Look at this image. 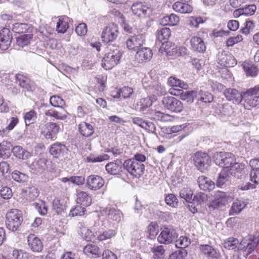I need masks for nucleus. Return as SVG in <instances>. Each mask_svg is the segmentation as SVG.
I'll list each match as a JSON object with an SVG mask.
<instances>
[{"mask_svg": "<svg viewBox=\"0 0 259 259\" xmlns=\"http://www.w3.org/2000/svg\"><path fill=\"white\" fill-rule=\"evenodd\" d=\"M109 52L105 54L101 65L106 70H110L119 63L122 52L117 47L109 46Z\"/></svg>", "mask_w": 259, "mask_h": 259, "instance_id": "1", "label": "nucleus"}, {"mask_svg": "<svg viewBox=\"0 0 259 259\" xmlns=\"http://www.w3.org/2000/svg\"><path fill=\"white\" fill-rule=\"evenodd\" d=\"M110 156L107 154H104L102 155L95 156L94 155H91L87 157V161L88 162H101L104 160H108Z\"/></svg>", "mask_w": 259, "mask_h": 259, "instance_id": "54", "label": "nucleus"}, {"mask_svg": "<svg viewBox=\"0 0 259 259\" xmlns=\"http://www.w3.org/2000/svg\"><path fill=\"white\" fill-rule=\"evenodd\" d=\"M40 133L47 139L55 140L59 132L60 125L57 123L49 122L42 125H39Z\"/></svg>", "mask_w": 259, "mask_h": 259, "instance_id": "7", "label": "nucleus"}, {"mask_svg": "<svg viewBox=\"0 0 259 259\" xmlns=\"http://www.w3.org/2000/svg\"><path fill=\"white\" fill-rule=\"evenodd\" d=\"M180 196L184 199L187 202L190 201L192 199L193 192L189 188H184L180 191Z\"/></svg>", "mask_w": 259, "mask_h": 259, "instance_id": "61", "label": "nucleus"}, {"mask_svg": "<svg viewBox=\"0 0 259 259\" xmlns=\"http://www.w3.org/2000/svg\"><path fill=\"white\" fill-rule=\"evenodd\" d=\"M173 10L182 14L190 13L192 11V7L187 3L178 1L172 5Z\"/></svg>", "mask_w": 259, "mask_h": 259, "instance_id": "34", "label": "nucleus"}, {"mask_svg": "<svg viewBox=\"0 0 259 259\" xmlns=\"http://www.w3.org/2000/svg\"><path fill=\"white\" fill-rule=\"evenodd\" d=\"M78 131L84 137H89L94 133V127L89 123L82 122L78 125Z\"/></svg>", "mask_w": 259, "mask_h": 259, "instance_id": "35", "label": "nucleus"}, {"mask_svg": "<svg viewBox=\"0 0 259 259\" xmlns=\"http://www.w3.org/2000/svg\"><path fill=\"white\" fill-rule=\"evenodd\" d=\"M170 36V30L169 28L164 27L157 31V39L162 43L163 46L166 42Z\"/></svg>", "mask_w": 259, "mask_h": 259, "instance_id": "42", "label": "nucleus"}, {"mask_svg": "<svg viewBox=\"0 0 259 259\" xmlns=\"http://www.w3.org/2000/svg\"><path fill=\"white\" fill-rule=\"evenodd\" d=\"M48 162L49 161L46 158H39L30 164L29 167L33 173L41 174L47 169Z\"/></svg>", "mask_w": 259, "mask_h": 259, "instance_id": "17", "label": "nucleus"}, {"mask_svg": "<svg viewBox=\"0 0 259 259\" xmlns=\"http://www.w3.org/2000/svg\"><path fill=\"white\" fill-rule=\"evenodd\" d=\"M248 204V199L240 198L236 200L231 206L229 211L230 215H235L239 213Z\"/></svg>", "mask_w": 259, "mask_h": 259, "instance_id": "24", "label": "nucleus"}, {"mask_svg": "<svg viewBox=\"0 0 259 259\" xmlns=\"http://www.w3.org/2000/svg\"><path fill=\"white\" fill-rule=\"evenodd\" d=\"M25 193L26 194L27 199L30 201L34 200L38 196L39 194L38 189L34 186L28 187L25 190Z\"/></svg>", "mask_w": 259, "mask_h": 259, "instance_id": "52", "label": "nucleus"}, {"mask_svg": "<svg viewBox=\"0 0 259 259\" xmlns=\"http://www.w3.org/2000/svg\"><path fill=\"white\" fill-rule=\"evenodd\" d=\"M153 100L149 98H142L139 102H138L135 107L136 109L142 113H144L146 109L152 105Z\"/></svg>", "mask_w": 259, "mask_h": 259, "instance_id": "41", "label": "nucleus"}, {"mask_svg": "<svg viewBox=\"0 0 259 259\" xmlns=\"http://www.w3.org/2000/svg\"><path fill=\"white\" fill-rule=\"evenodd\" d=\"M50 102L53 106L55 107H61L65 104L64 101L58 96L51 97Z\"/></svg>", "mask_w": 259, "mask_h": 259, "instance_id": "64", "label": "nucleus"}, {"mask_svg": "<svg viewBox=\"0 0 259 259\" xmlns=\"http://www.w3.org/2000/svg\"><path fill=\"white\" fill-rule=\"evenodd\" d=\"M14 155L20 159L25 160L31 156V153L20 146H16L12 149Z\"/></svg>", "mask_w": 259, "mask_h": 259, "instance_id": "39", "label": "nucleus"}, {"mask_svg": "<svg viewBox=\"0 0 259 259\" xmlns=\"http://www.w3.org/2000/svg\"><path fill=\"white\" fill-rule=\"evenodd\" d=\"M242 100H244L245 108L249 109L259 105V97L252 95L247 92L242 93Z\"/></svg>", "mask_w": 259, "mask_h": 259, "instance_id": "23", "label": "nucleus"}, {"mask_svg": "<svg viewBox=\"0 0 259 259\" xmlns=\"http://www.w3.org/2000/svg\"><path fill=\"white\" fill-rule=\"evenodd\" d=\"M76 202L83 207L90 206L92 204V198L89 194L84 191H77Z\"/></svg>", "mask_w": 259, "mask_h": 259, "instance_id": "27", "label": "nucleus"}, {"mask_svg": "<svg viewBox=\"0 0 259 259\" xmlns=\"http://www.w3.org/2000/svg\"><path fill=\"white\" fill-rule=\"evenodd\" d=\"M241 66L248 77H255L258 72V68L256 65L249 61H244L242 63Z\"/></svg>", "mask_w": 259, "mask_h": 259, "instance_id": "30", "label": "nucleus"}, {"mask_svg": "<svg viewBox=\"0 0 259 259\" xmlns=\"http://www.w3.org/2000/svg\"><path fill=\"white\" fill-rule=\"evenodd\" d=\"M123 164L121 159H117L114 162L108 163L105 168L107 172L112 175H117L122 172Z\"/></svg>", "mask_w": 259, "mask_h": 259, "instance_id": "21", "label": "nucleus"}, {"mask_svg": "<svg viewBox=\"0 0 259 259\" xmlns=\"http://www.w3.org/2000/svg\"><path fill=\"white\" fill-rule=\"evenodd\" d=\"M32 38V35L24 34L17 37L16 44L18 46L23 48L30 43Z\"/></svg>", "mask_w": 259, "mask_h": 259, "instance_id": "48", "label": "nucleus"}, {"mask_svg": "<svg viewBox=\"0 0 259 259\" xmlns=\"http://www.w3.org/2000/svg\"><path fill=\"white\" fill-rule=\"evenodd\" d=\"M67 149L66 146L59 142L52 145L50 148L49 152L54 158H59L63 157L66 153Z\"/></svg>", "mask_w": 259, "mask_h": 259, "instance_id": "20", "label": "nucleus"}, {"mask_svg": "<svg viewBox=\"0 0 259 259\" xmlns=\"http://www.w3.org/2000/svg\"><path fill=\"white\" fill-rule=\"evenodd\" d=\"M145 41V36L143 34H138L129 36L126 41V47L130 50L136 51L140 49Z\"/></svg>", "mask_w": 259, "mask_h": 259, "instance_id": "11", "label": "nucleus"}, {"mask_svg": "<svg viewBox=\"0 0 259 259\" xmlns=\"http://www.w3.org/2000/svg\"><path fill=\"white\" fill-rule=\"evenodd\" d=\"M83 252L87 256L95 258L99 257L101 253L98 246L90 243L84 247Z\"/></svg>", "mask_w": 259, "mask_h": 259, "instance_id": "32", "label": "nucleus"}, {"mask_svg": "<svg viewBox=\"0 0 259 259\" xmlns=\"http://www.w3.org/2000/svg\"><path fill=\"white\" fill-rule=\"evenodd\" d=\"M45 115L49 117H52L58 120H65L67 118L65 114H63L55 110L49 109L45 111Z\"/></svg>", "mask_w": 259, "mask_h": 259, "instance_id": "57", "label": "nucleus"}, {"mask_svg": "<svg viewBox=\"0 0 259 259\" xmlns=\"http://www.w3.org/2000/svg\"><path fill=\"white\" fill-rule=\"evenodd\" d=\"M218 63L222 66L231 67L237 64L235 58L230 54L225 51L219 52L218 55Z\"/></svg>", "mask_w": 259, "mask_h": 259, "instance_id": "13", "label": "nucleus"}, {"mask_svg": "<svg viewBox=\"0 0 259 259\" xmlns=\"http://www.w3.org/2000/svg\"><path fill=\"white\" fill-rule=\"evenodd\" d=\"M11 144L7 141L0 143V157L3 159L8 158L11 154Z\"/></svg>", "mask_w": 259, "mask_h": 259, "instance_id": "40", "label": "nucleus"}, {"mask_svg": "<svg viewBox=\"0 0 259 259\" xmlns=\"http://www.w3.org/2000/svg\"><path fill=\"white\" fill-rule=\"evenodd\" d=\"M177 90L179 95H180L181 99L186 101L187 102L191 103L194 101V98L196 96V94L194 91H183V90L175 89Z\"/></svg>", "mask_w": 259, "mask_h": 259, "instance_id": "44", "label": "nucleus"}, {"mask_svg": "<svg viewBox=\"0 0 259 259\" xmlns=\"http://www.w3.org/2000/svg\"><path fill=\"white\" fill-rule=\"evenodd\" d=\"M16 80L22 88L27 91L32 90V82L30 79L26 76L21 74H18L16 75Z\"/></svg>", "mask_w": 259, "mask_h": 259, "instance_id": "38", "label": "nucleus"}, {"mask_svg": "<svg viewBox=\"0 0 259 259\" xmlns=\"http://www.w3.org/2000/svg\"><path fill=\"white\" fill-rule=\"evenodd\" d=\"M152 57V50L149 48L143 47L137 50L135 59L138 62L142 63L150 60Z\"/></svg>", "mask_w": 259, "mask_h": 259, "instance_id": "19", "label": "nucleus"}, {"mask_svg": "<svg viewBox=\"0 0 259 259\" xmlns=\"http://www.w3.org/2000/svg\"><path fill=\"white\" fill-rule=\"evenodd\" d=\"M143 128L148 133L154 134L157 138L158 137V135L156 133V127L154 123L151 121L146 120Z\"/></svg>", "mask_w": 259, "mask_h": 259, "instance_id": "60", "label": "nucleus"}, {"mask_svg": "<svg viewBox=\"0 0 259 259\" xmlns=\"http://www.w3.org/2000/svg\"><path fill=\"white\" fill-rule=\"evenodd\" d=\"M224 94L227 100L232 102L235 104H239L242 100V93H239L234 89H226Z\"/></svg>", "mask_w": 259, "mask_h": 259, "instance_id": "22", "label": "nucleus"}, {"mask_svg": "<svg viewBox=\"0 0 259 259\" xmlns=\"http://www.w3.org/2000/svg\"><path fill=\"white\" fill-rule=\"evenodd\" d=\"M77 232L80 237L88 241H91L93 238V234L90 229L87 228L83 223L79 222L77 225Z\"/></svg>", "mask_w": 259, "mask_h": 259, "instance_id": "31", "label": "nucleus"}, {"mask_svg": "<svg viewBox=\"0 0 259 259\" xmlns=\"http://www.w3.org/2000/svg\"><path fill=\"white\" fill-rule=\"evenodd\" d=\"M70 21V19L66 16L61 17L57 23L56 31L61 33L66 32L69 27Z\"/></svg>", "mask_w": 259, "mask_h": 259, "instance_id": "33", "label": "nucleus"}, {"mask_svg": "<svg viewBox=\"0 0 259 259\" xmlns=\"http://www.w3.org/2000/svg\"><path fill=\"white\" fill-rule=\"evenodd\" d=\"M162 104L165 108L177 113L181 112L184 108L181 101L171 96L163 97Z\"/></svg>", "mask_w": 259, "mask_h": 259, "instance_id": "10", "label": "nucleus"}, {"mask_svg": "<svg viewBox=\"0 0 259 259\" xmlns=\"http://www.w3.org/2000/svg\"><path fill=\"white\" fill-rule=\"evenodd\" d=\"M215 163L224 168H229L235 161L234 155L229 152H220L214 154Z\"/></svg>", "mask_w": 259, "mask_h": 259, "instance_id": "6", "label": "nucleus"}, {"mask_svg": "<svg viewBox=\"0 0 259 259\" xmlns=\"http://www.w3.org/2000/svg\"><path fill=\"white\" fill-rule=\"evenodd\" d=\"M193 161L198 170L204 172L211 164L210 156L205 152H197L193 156Z\"/></svg>", "mask_w": 259, "mask_h": 259, "instance_id": "8", "label": "nucleus"}, {"mask_svg": "<svg viewBox=\"0 0 259 259\" xmlns=\"http://www.w3.org/2000/svg\"><path fill=\"white\" fill-rule=\"evenodd\" d=\"M27 242L30 249L34 252H39L43 249L41 240L35 234H30L27 236Z\"/></svg>", "mask_w": 259, "mask_h": 259, "instance_id": "18", "label": "nucleus"}, {"mask_svg": "<svg viewBox=\"0 0 259 259\" xmlns=\"http://www.w3.org/2000/svg\"><path fill=\"white\" fill-rule=\"evenodd\" d=\"M258 236L257 233L255 235H249L241 241L238 249L242 252L243 256L246 257L254 251L259 241Z\"/></svg>", "mask_w": 259, "mask_h": 259, "instance_id": "2", "label": "nucleus"}, {"mask_svg": "<svg viewBox=\"0 0 259 259\" xmlns=\"http://www.w3.org/2000/svg\"><path fill=\"white\" fill-rule=\"evenodd\" d=\"M6 218L7 228L13 232L18 229L23 222L22 212L17 209H13L9 211L7 213Z\"/></svg>", "mask_w": 259, "mask_h": 259, "instance_id": "3", "label": "nucleus"}, {"mask_svg": "<svg viewBox=\"0 0 259 259\" xmlns=\"http://www.w3.org/2000/svg\"><path fill=\"white\" fill-rule=\"evenodd\" d=\"M166 203L172 207H176L178 205V201L176 196L173 194L167 195L165 198Z\"/></svg>", "mask_w": 259, "mask_h": 259, "instance_id": "63", "label": "nucleus"}, {"mask_svg": "<svg viewBox=\"0 0 259 259\" xmlns=\"http://www.w3.org/2000/svg\"><path fill=\"white\" fill-rule=\"evenodd\" d=\"M149 117L151 119L159 120L162 122L170 121L172 117L170 115L165 114L158 111L151 110L148 113Z\"/></svg>", "mask_w": 259, "mask_h": 259, "instance_id": "28", "label": "nucleus"}, {"mask_svg": "<svg viewBox=\"0 0 259 259\" xmlns=\"http://www.w3.org/2000/svg\"><path fill=\"white\" fill-rule=\"evenodd\" d=\"M197 183L200 189L204 191H210L214 188V183L203 176L198 178Z\"/></svg>", "mask_w": 259, "mask_h": 259, "instance_id": "29", "label": "nucleus"}, {"mask_svg": "<svg viewBox=\"0 0 259 259\" xmlns=\"http://www.w3.org/2000/svg\"><path fill=\"white\" fill-rule=\"evenodd\" d=\"M157 226L153 223H150L147 231V236L151 239H154L157 234Z\"/></svg>", "mask_w": 259, "mask_h": 259, "instance_id": "58", "label": "nucleus"}, {"mask_svg": "<svg viewBox=\"0 0 259 259\" xmlns=\"http://www.w3.org/2000/svg\"><path fill=\"white\" fill-rule=\"evenodd\" d=\"M33 206L40 215H45L47 214L48 209L44 201L39 200V202H35L33 204Z\"/></svg>", "mask_w": 259, "mask_h": 259, "instance_id": "56", "label": "nucleus"}, {"mask_svg": "<svg viewBox=\"0 0 259 259\" xmlns=\"http://www.w3.org/2000/svg\"><path fill=\"white\" fill-rule=\"evenodd\" d=\"M103 213L107 217L108 220L119 223L123 216L122 212L118 209L108 206L103 210Z\"/></svg>", "mask_w": 259, "mask_h": 259, "instance_id": "16", "label": "nucleus"}, {"mask_svg": "<svg viewBox=\"0 0 259 259\" xmlns=\"http://www.w3.org/2000/svg\"><path fill=\"white\" fill-rule=\"evenodd\" d=\"M53 209L56 212L57 214H61L64 211V207L60 200L57 198L53 200L52 201Z\"/></svg>", "mask_w": 259, "mask_h": 259, "instance_id": "62", "label": "nucleus"}, {"mask_svg": "<svg viewBox=\"0 0 259 259\" xmlns=\"http://www.w3.org/2000/svg\"><path fill=\"white\" fill-rule=\"evenodd\" d=\"M131 10L133 13L139 17L148 16L152 12L151 9L145 3L138 2L132 5Z\"/></svg>", "mask_w": 259, "mask_h": 259, "instance_id": "12", "label": "nucleus"}, {"mask_svg": "<svg viewBox=\"0 0 259 259\" xmlns=\"http://www.w3.org/2000/svg\"><path fill=\"white\" fill-rule=\"evenodd\" d=\"M12 39V34L8 28H3L0 32V49L7 50L10 47Z\"/></svg>", "mask_w": 259, "mask_h": 259, "instance_id": "15", "label": "nucleus"}, {"mask_svg": "<svg viewBox=\"0 0 259 259\" xmlns=\"http://www.w3.org/2000/svg\"><path fill=\"white\" fill-rule=\"evenodd\" d=\"M150 250L153 253V257L155 259L164 258L165 250L163 245L154 246L151 248Z\"/></svg>", "mask_w": 259, "mask_h": 259, "instance_id": "46", "label": "nucleus"}, {"mask_svg": "<svg viewBox=\"0 0 259 259\" xmlns=\"http://www.w3.org/2000/svg\"><path fill=\"white\" fill-rule=\"evenodd\" d=\"M119 34L118 26L114 23L108 24L103 30L101 38L105 43L115 40Z\"/></svg>", "mask_w": 259, "mask_h": 259, "instance_id": "9", "label": "nucleus"}, {"mask_svg": "<svg viewBox=\"0 0 259 259\" xmlns=\"http://www.w3.org/2000/svg\"><path fill=\"white\" fill-rule=\"evenodd\" d=\"M178 235L175 229L171 226H164L161 228V232L157 237L158 242L169 244L177 238Z\"/></svg>", "mask_w": 259, "mask_h": 259, "instance_id": "4", "label": "nucleus"}, {"mask_svg": "<svg viewBox=\"0 0 259 259\" xmlns=\"http://www.w3.org/2000/svg\"><path fill=\"white\" fill-rule=\"evenodd\" d=\"M116 234V232L114 230L109 229L103 231L102 233H100L97 235L98 239L99 241H103L106 239H110L114 237Z\"/></svg>", "mask_w": 259, "mask_h": 259, "instance_id": "53", "label": "nucleus"}, {"mask_svg": "<svg viewBox=\"0 0 259 259\" xmlns=\"http://www.w3.org/2000/svg\"><path fill=\"white\" fill-rule=\"evenodd\" d=\"M191 243L190 239L185 236H181L176 240V246L179 248H185Z\"/></svg>", "mask_w": 259, "mask_h": 259, "instance_id": "51", "label": "nucleus"}, {"mask_svg": "<svg viewBox=\"0 0 259 259\" xmlns=\"http://www.w3.org/2000/svg\"><path fill=\"white\" fill-rule=\"evenodd\" d=\"M207 195L203 192H200L194 195L193 201L196 202L197 205H201L207 201Z\"/></svg>", "mask_w": 259, "mask_h": 259, "instance_id": "59", "label": "nucleus"}, {"mask_svg": "<svg viewBox=\"0 0 259 259\" xmlns=\"http://www.w3.org/2000/svg\"><path fill=\"white\" fill-rule=\"evenodd\" d=\"M191 49L193 51L203 53L206 50V46L203 39L197 36H193L190 39Z\"/></svg>", "mask_w": 259, "mask_h": 259, "instance_id": "26", "label": "nucleus"}, {"mask_svg": "<svg viewBox=\"0 0 259 259\" xmlns=\"http://www.w3.org/2000/svg\"><path fill=\"white\" fill-rule=\"evenodd\" d=\"M123 167L132 176L141 177L144 172L145 165L141 162L128 159L124 161Z\"/></svg>", "mask_w": 259, "mask_h": 259, "instance_id": "5", "label": "nucleus"}, {"mask_svg": "<svg viewBox=\"0 0 259 259\" xmlns=\"http://www.w3.org/2000/svg\"><path fill=\"white\" fill-rule=\"evenodd\" d=\"M37 117L36 112L31 109L28 112L23 113V118L26 126H29L30 124L34 123Z\"/></svg>", "mask_w": 259, "mask_h": 259, "instance_id": "43", "label": "nucleus"}, {"mask_svg": "<svg viewBox=\"0 0 259 259\" xmlns=\"http://www.w3.org/2000/svg\"><path fill=\"white\" fill-rule=\"evenodd\" d=\"M168 84L172 87L180 88L182 89L187 90L188 84L175 77H170L168 79Z\"/></svg>", "mask_w": 259, "mask_h": 259, "instance_id": "45", "label": "nucleus"}, {"mask_svg": "<svg viewBox=\"0 0 259 259\" xmlns=\"http://www.w3.org/2000/svg\"><path fill=\"white\" fill-rule=\"evenodd\" d=\"M86 211L87 210L85 207L81 206L80 205H77L72 207L69 213V215L72 217H81L85 214Z\"/></svg>", "mask_w": 259, "mask_h": 259, "instance_id": "50", "label": "nucleus"}, {"mask_svg": "<svg viewBox=\"0 0 259 259\" xmlns=\"http://www.w3.org/2000/svg\"><path fill=\"white\" fill-rule=\"evenodd\" d=\"M200 249L202 253L207 257L212 258H218L220 256V253L212 246L208 245H202Z\"/></svg>", "mask_w": 259, "mask_h": 259, "instance_id": "37", "label": "nucleus"}, {"mask_svg": "<svg viewBox=\"0 0 259 259\" xmlns=\"http://www.w3.org/2000/svg\"><path fill=\"white\" fill-rule=\"evenodd\" d=\"M12 179L19 183H24L28 179V176L25 174L18 170H15L12 173Z\"/></svg>", "mask_w": 259, "mask_h": 259, "instance_id": "55", "label": "nucleus"}, {"mask_svg": "<svg viewBox=\"0 0 259 259\" xmlns=\"http://www.w3.org/2000/svg\"><path fill=\"white\" fill-rule=\"evenodd\" d=\"M229 168V173L235 178L241 179L245 173V165L241 163L234 162Z\"/></svg>", "mask_w": 259, "mask_h": 259, "instance_id": "25", "label": "nucleus"}, {"mask_svg": "<svg viewBox=\"0 0 259 259\" xmlns=\"http://www.w3.org/2000/svg\"><path fill=\"white\" fill-rule=\"evenodd\" d=\"M196 97L198 101L205 103L211 102L213 99L210 93L203 91H200L197 95H196Z\"/></svg>", "mask_w": 259, "mask_h": 259, "instance_id": "47", "label": "nucleus"}, {"mask_svg": "<svg viewBox=\"0 0 259 259\" xmlns=\"http://www.w3.org/2000/svg\"><path fill=\"white\" fill-rule=\"evenodd\" d=\"M87 187L92 190H98L104 185L105 181L103 178L98 175H91L86 179Z\"/></svg>", "mask_w": 259, "mask_h": 259, "instance_id": "14", "label": "nucleus"}, {"mask_svg": "<svg viewBox=\"0 0 259 259\" xmlns=\"http://www.w3.org/2000/svg\"><path fill=\"white\" fill-rule=\"evenodd\" d=\"M134 93L133 88L128 87H123V88L117 89L115 95H112L114 98H123L124 99L130 98Z\"/></svg>", "mask_w": 259, "mask_h": 259, "instance_id": "36", "label": "nucleus"}, {"mask_svg": "<svg viewBox=\"0 0 259 259\" xmlns=\"http://www.w3.org/2000/svg\"><path fill=\"white\" fill-rule=\"evenodd\" d=\"M29 25L26 23H16L13 25L12 30L17 33H25L28 32Z\"/></svg>", "mask_w": 259, "mask_h": 259, "instance_id": "49", "label": "nucleus"}]
</instances>
